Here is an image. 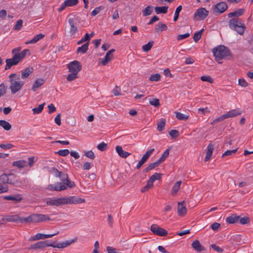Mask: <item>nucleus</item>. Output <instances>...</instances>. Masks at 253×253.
<instances>
[{"mask_svg": "<svg viewBox=\"0 0 253 253\" xmlns=\"http://www.w3.org/2000/svg\"><path fill=\"white\" fill-rule=\"evenodd\" d=\"M0 126L6 130H9L11 128V125L5 120H0Z\"/></svg>", "mask_w": 253, "mask_h": 253, "instance_id": "nucleus-39", "label": "nucleus"}, {"mask_svg": "<svg viewBox=\"0 0 253 253\" xmlns=\"http://www.w3.org/2000/svg\"><path fill=\"white\" fill-rule=\"evenodd\" d=\"M45 83V80L42 79H38L35 81L32 86V90L36 91L40 86Z\"/></svg>", "mask_w": 253, "mask_h": 253, "instance_id": "nucleus-25", "label": "nucleus"}, {"mask_svg": "<svg viewBox=\"0 0 253 253\" xmlns=\"http://www.w3.org/2000/svg\"><path fill=\"white\" fill-rule=\"evenodd\" d=\"M153 7L151 5L147 6L144 10H142V15L143 16H147L151 15L153 12Z\"/></svg>", "mask_w": 253, "mask_h": 253, "instance_id": "nucleus-38", "label": "nucleus"}, {"mask_svg": "<svg viewBox=\"0 0 253 253\" xmlns=\"http://www.w3.org/2000/svg\"><path fill=\"white\" fill-rule=\"evenodd\" d=\"M161 79V75L159 73L152 75L149 77V80L152 82H158Z\"/></svg>", "mask_w": 253, "mask_h": 253, "instance_id": "nucleus-49", "label": "nucleus"}, {"mask_svg": "<svg viewBox=\"0 0 253 253\" xmlns=\"http://www.w3.org/2000/svg\"><path fill=\"white\" fill-rule=\"evenodd\" d=\"M21 48L20 47L15 48L12 49V53H15L19 60L20 61L23 59L26 55H30V51L29 49H26L22 51L21 52L19 51L21 50Z\"/></svg>", "mask_w": 253, "mask_h": 253, "instance_id": "nucleus-12", "label": "nucleus"}, {"mask_svg": "<svg viewBox=\"0 0 253 253\" xmlns=\"http://www.w3.org/2000/svg\"><path fill=\"white\" fill-rule=\"evenodd\" d=\"M176 118L179 120H187L189 118V116L182 114L181 113L176 112H175Z\"/></svg>", "mask_w": 253, "mask_h": 253, "instance_id": "nucleus-42", "label": "nucleus"}, {"mask_svg": "<svg viewBox=\"0 0 253 253\" xmlns=\"http://www.w3.org/2000/svg\"><path fill=\"white\" fill-rule=\"evenodd\" d=\"M155 151L154 149H150L146 152V153L143 155L141 159L144 160V162H146L147 160L149 159L150 155L153 153V152Z\"/></svg>", "mask_w": 253, "mask_h": 253, "instance_id": "nucleus-45", "label": "nucleus"}, {"mask_svg": "<svg viewBox=\"0 0 253 253\" xmlns=\"http://www.w3.org/2000/svg\"><path fill=\"white\" fill-rule=\"evenodd\" d=\"M59 234V231L52 234H44L42 233H37L34 236L32 237L30 239V241H37L40 239H45L46 238H51L53 236Z\"/></svg>", "mask_w": 253, "mask_h": 253, "instance_id": "nucleus-17", "label": "nucleus"}, {"mask_svg": "<svg viewBox=\"0 0 253 253\" xmlns=\"http://www.w3.org/2000/svg\"><path fill=\"white\" fill-rule=\"evenodd\" d=\"M44 37V35L42 34H39L36 36H35L31 40L27 41L25 43L28 44H34L40 40L43 39Z\"/></svg>", "mask_w": 253, "mask_h": 253, "instance_id": "nucleus-27", "label": "nucleus"}, {"mask_svg": "<svg viewBox=\"0 0 253 253\" xmlns=\"http://www.w3.org/2000/svg\"><path fill=\"white\" fill-rule=\"evenodd\" d=\"M64 2L65 4H66L67 7H69L76 5L78 2V0H66Z\"/></svg>", "mask_w": 253, "mask_h": 253, "instance_id": "nucleus-50", "label": "nucleus"}, {"mask_svg": "<svg viewBox=\"0 0 253 253\" xmlns=\"http://www.w3.org/2000/svg\"><path fill=\"white\" fill-rule=\"evenodd\" d=\"M77 240H78V238L77 237H76L71 241H66L65 242H62L61 243H58L56 245H54L55 243L53 242V243H51V244H52V246H51V247H52L53 248H59V249L65 248L70 246L71 244L77 242Z\"/></svg>", "mask_w": 253, "mask_h": 253, "instance_id": "nucleus-19", "label": "nucleus"}, {"mask_svg": "<svg viewBox=\"0 0 253 253\" xmlns=\"http://www.w3.org/2000/svg\"><path fill=\"white\" fill-rule=\"evenodd\" d=\"M245 12L244 9L241 8V9H238L234 12H232L230 13H229L228 14V16L229 18H231L233 16L236 17V18H238V16H241L244 14Z\"/></svg>", "mask_w": 253, "mask_h": 253, "instance_id": "nucleus-30", "label": "nucleus"}, {"mask_svg": "<svg viewBox=\"0 0 253 253\" xmlns=\"http://www.w3.org/2000/svg\"><path fill=\"white\" fill-rule=\"evenodd\" d=\"M107 146V144L106 143L104 142H101L97 145V148L100 151H104L106 149Z\"/></svg>", "mask_w": 253, "mask_h": 253, "instance_id": "nucleus-59", "label": "nucleus"}, {"mask_svg": "<svg viewBox=\"0 0 253 253\" xmlns=\"http://www.w3.org/2000/svg\"><path fill=\"white\" fill-rule=\"evenodd\" d=\"M169 149H167L162 154L161 157L158 159L159 161L162 163L165 159L169 156Z\"/></svg>", "mask_w": 253, "mask_h": 253, "instance_id": "nucleus-47", "label": "nucleus"}, {"mask_svg": "<svg viewBox=\"0 0 253 253\" xmlns=\"http://www.w3.org/2000/svg\"><path fill=\"white\" fill-rule=\"evenodd\" d=\"M103 9V7L102 6H99L96 7L93 11H92L91 13V15L92 16H94L97 15L101 10Z\"/></svg>", "mask_w": 253, "mask_h": 253, "instance_id": "nucleus-64", "label": "nucleus"}, {"mask_svg": "<svg viewBox=\"0 0 253 253\" xmlns=\"http://www.w3.org/2000/svg\"><path fill=\"white\" fill-rule=\"evenodd\" d=\"M155 151L154 149H150L146 152V153L143 155L141 159L144 160V162H146L147 160L149 159L150 155L153 153V152Z\"/></svg>", "mask_w": 253, "mask_h": 253, "instance_id": "nucleus-44", "label": "nucleus"}, {"mask_svg": "<svg viewBox=\"0 0 253 253\" xmlns=\"http://www.w3.org/2000/svg\"><path fill=\"white\" fill-rule=\"evenodd\" d=\"M9 78V82L11 83L9 89L12 94H15L22 88L25 83L22 81H20L19 76L15 73L10 74Z\"/></svg>", "mask_w": 253, "mask_h": 253, "instance_id": "nucleus-1", "label": "nucleus"}, {"mask_svg": "<svg viewBox=\"0 0 253 253\" xmlns=\"http://www.w3.org/2000/svg\"><path fill=\"white\" fill-rule=\"evenodd\" d=\"M201 80L203 82H208L210 83H213V80L210 76H203L201 77Z\"/></svg>", "mask_w": 253, "mask_h": 253, "instance_id": "nucleus-62", "label": "nucleus"}, {"mask_svg": "<svg viewBox=\"0 0 253 253\" xmlns=\"http://www.w3.org/2000/svg\"><path fill=\"white\" fill-rule=\"evenodd\" d=\"M168 6H156L155 10L157 14L164 13L165 14L168 11Z\"/></svg>", "mask_w": 253, "mask_h": 253, "instance_id": "nucleus-40", "label": "nucleus"}, {"mask_svg": "<svg viewBox=\"0 0 253 253\" xmlns=\"http://www.w3.org/2000/svg\"><path fill=\"white\" fill-rule=\"evenodd\" d=\"M45 105V103L40 104L39 105L38 107L34 108L32 109L34 114H40L42 112L43 109L44 105Z\"/></svg>", "mask_w": 253, "mask_h": 253, "instance_id": "nucleus-46", "label": "nucleus"}, {"mask_svg": "<svg viewBox=\"0 0 253 253\" xmlns=\"http://www.w3.org/2000/svg\"><path fill=\"white\" fill-rule=\"evenodd\" d=\"M166 125V120L164 118L160 119L157 122V129L159 131H161L164 129Z\"/></svg>", "mask_w": 253, "mask_h": 253, "instance_id": "nucleus-36", "label": "nucleus"}, {"mask_svg": "<svg viewBox=\"0 0 253 253\" xmlns=\"http://www.w3.org/2000/svg\"><path fill=\"white\" fill-rule=\"evenodd\" d=\"M70 152L68 149L60 150L56 152L59 155L65 157L69 154Z\"/></svg>", "mask_w": 253, "mask_h": 253, "instance_id": "nucleus-57", "label": "nucleus"}, {"mask_svg": "<svg viewBox=\"0 0 253 253\" xmlns=\"http://www.w3.org/2000/svg\"><path fill=\"white\" fill-rule=\"evenodd\" d=\"M192 248L197 252H201L205 250L204 247L200 244L198 240H195L191 245Z\"/></svg>", "mask_w": 253, "mask_h": 253, "instance_id": "nucleus-26", "label": "nucleus"}, {"mask_svg": "<svg viewBox=\"0 0 253 253\" xmlns=\"http://www.w3.org/2000/svg\"><path fill=\"white\" fill-rule=\"evenodd\" d=\"M228 25L231 30L236 31L239 35H242L244 33L246 26L240 18L231 19L228 22Z\"/></svg>", "mask_w": 253, "mask_h": 253, "instance_id": "nucleus-2", "label": "nucleus"}, {"mask_svg": "<svg viewBox=\"0 0 253 253\" xmlns=\"http://www.w3.org/2000/svg\"><path fill=\"white\" fill-rule=\"evenodd\" d=\"M68 23L70 27V35L71 36H74L75 34L78 31L77 26V20L75 16L69 17L68 18Z\"/></svg>", "mask_w": 253, "mask_h": 253, "instance_id": "nucleus-11", "label": "nucleus"}, {"mask_svg": "<svg viewBox=\"0 0 253 253\" xmlns=\"http://www.w3.org/2000/svg\"><path fill=\"white\" fill-rule=\"evenodd\" d=\"M33 72L32 67H28L21 72V78L22 79H25L28 78L31 74Z\"/></svg>", "mask_w": 253, "mask_h": 253, "instance_id": "nucleus-29", "label": "nucleus"}, {"mask_svg": "<svg viewBox=\"0 0 253 253\" xmlns=\"http://www.w3.org/2000/svg\"><path fill=\"white\" fill-rule=\"evenodd\" d=\"M149 103L151 105L156 107H158L160 105L159 100L157 98H154L150 100Z\"/></svg>", "mask_w": 253, "mask_h": 253, "instance_id": "nucleus-56", "label": "nucleus"}, {"mask_svg": "<svg viewBox=\"0 0 253 253\" xmlns=\"http://www.w3.org/2000/svg\"><path fill=\"white\" fill-rule=\"evenodd\" d=\"M23 217H20L18 215H7L2 218V220L4 222H20Z\"/></svg>", "mask_w": 253, "mask_h": 253, "instance_id": "nucleus-20", "label": "nucleus"}, {"mask_svg": "<svg viewBox=\"0 0 253 253\" xmlns=\"http://www.w3.org/2000/svg\"><path fill=\"white\" fill-rule=\"evenodd\" d=\"M181 183V181H177L175 183L172 189L171 194L172 195H175L177 193L180 188Z\"/></svg>", "mask_w": 253, "mask_h": 253, "instance_id": "nucleus-41", "label": "nucleus"}, {"mask_svg": "<svg viewBox=\"0 0 253 253\" xmlns=\"http://www.w3.org/2000/svg\"><path fill=\"white\" fill-rule=\"evenodd\" d=\"M228 8V5L225 2H220L215 4L213 7V11L218 14L225 12Z\"/></svg>", "mask_w": 253, "mask_h": 253, "instance_id": "nucleus-14", "label": "nucleus"}, {"mask_svg": "<svg viewBox=\"0 0 253 253\" xmlns=\"http://www.w3.org/2000/svg\"><path fill=\"white\" fill-rule=\"evenodd\" d=\"M12 54H13L12 58L6 59L5 60L6 64L5 67V70H6L10 69L11 66L18 64L20 62L15 53Z\"/></svg>", "mask_w": 253, "mask_h": 253, "instance_id": "nucleus-16", "label": "nucleus"}, {"mask_svg": "<svg viewBox=\"0 0 253 253\" xmlns=\"http://www.w3.org/2000/svg\"><path fill=\"white\" fill-rule=\"evenodd\" d=\"M67 67L70 73L78 74V73L82 70V66L80 63L77 60L70 62L67 65Z\"/></svg>", "mask_w": 253, "mask_h": 253, "instance_id": "nucleus-9", "label": "nucleus"}, {"mask_svg": "<svg viewBox=\"0 0 253 253\" xmlns=\"http://www.w3.org/2000/svg\"><path fill=\"white\" fill-rule=\"evenodd\" d=\"M50 220L48 215L42 214H32L27 217L21 219V223H37Z\"/></svg>", "mask_w": 253, "mask_h": 253, "instance_id": "nucleus-3", "label": "nucleus"}, {"mask_svg": "<svg viewBox=\"0 0 253 253\" xmlns=\"http://www.w3.org/2000/svg\"><path fill=\"white\" fill-rule=\"evenodd\" d=\"M155 151L154 149H150L146 152V153L143 155L141 159L144 160V162H146L147 160L149 159L150 155L153 153V152Z\"/></svg>", "mask_w": 253, "mask_h": 253, "instance_id": "nucleus-43", "label": "nucleus"}, {"mask_svg": "<svg viewBox=\"0 0 253 253\" xmlns=\"http://www.w3.org/2000/svg\"><path fill=\"white\" fill-rule=\"evenodd\" d=\"M182 7L181 5H179L176 8V9L175 11V12H174V16L173 18V21L174 22H175L177 20L178 17H179V13L181 11V10H182Z\"/></svg>", "mask_w": 253, "mask_h": 253, "instance_id": "nucleus-52", "label": "nucleus"}, {"mask_svg": "<svg viewBox=\"0 0 253 253\" xmlns=\"http://www.w3.org/2000/svg\"><path fill=\"white\" fill-rule=\"evenodd\" d=\"M78 73H71L67 76V80L68 82H71L78 78Z\"/></svg>", "mask_w": 253, "mask_h": 253, "instance_id": "nucleus-48", "label": "nucleus"}, {"mask_svg": "<svg viewBox=\"0 0 253 253\" xmlns=\"http://www.w3.org/2000/svg\"><path fill=\"white\" fill-rule=\"evenodd\" d=\"M184 204V201L178 203L177 212L179 216H183L186 213L187 209Z\"/></svg>", "mask_w": 253, "mask_h": 253, "instance_id": "nucleus-21", "label": "nucleus"}, {"mask_svg": "<svg viewBox=\"0 0 253 253\" xmlns=\"http://www.w3.org/2000/svg\"><path fill=\"white\" fill-rule=\"evenodd\" d=\"M153 42H150L148 43H147L145 45H143L142 47V50L145 52L148 51L152 48V47L153 46Z\"/></svg>", "mask_w": 253, "mask_h": 253, "instance_id": "nucleus-51", "label": "nucleus"}, {"mask_svg": "<svg viewBox=\"0 0 253 253\" xmlns=\"http://www.w3.org/2000/svg\"><path fill=\"white\" fill-rule=\"evenodd\" d=\"M241 112L240 111L237 109H234L228 111L227 113L224 114L225 116H226V118H232L240 115Z\"/></svg>", "mask_w": 253, "mask_h": 253, "instance_id": "nucleus-32", "label": "nucleus"}, {"mask_svg": "<svg viewBox=\"0 0 253 253\" xmlns=\"http://www.w3.org/2000/svg\"><path fill=\"white\" fill-rule=\"evenodd\" d=\"M51 172L54 174L56 177L60 178V180L62 182H68V188H73L75 186V183L74 181H71L68 177L67 173H63L59 171L55 168H52L51 169Z\"/></svg>", "mask_w": 253, "mask_h": 253, "instance_id": "nucleus-5", "label": "nucleus"}, {"mask_svg": "<svg viewBox=\"0 0 253 253\" xmlns=\"http://www.w3.org/2000/svg\"><path fill=\"white\" fill-rule=\"evenodd\" d=\"M0 180L3 183L14 185L18 182L16 179V176L13 173L5 174L3 173L0 176Z\"/></svg>", "mask_w": 253, "mask_h": 253, "instance_id": "nucleus-6", "label": "nucleus"}, {"mask_svg": "<svg viewBox=\"0 0 253 253\" xmlns=\"http://www.w3.org/2000/svg\"><path fill=\"white\" fill-rule=\"evenodd\" d=\"M150 230L155 235L158 236H165L168 234L167 230L156 224L151 225Z\"/></svg>", "mask_w": 253, "mask_h": 253, "instance_id": "nucleus-10", "label": "nucleus"}, {"mask_svg": "<svg viewBox=\"0 0 253 253\" xmlns=\"http://www.w3.org/2000/svg\"><path fill=\"white\" fill-rule=\"evenodd\" d=\"M46 203L48 206H60L63 205V197L58 198H48L46 200Z\"/></svg>", "mask_w": 253, "mask_h": 253, "instance_id": "nucleus-18", "label": "nucleus"}, {"mask_svg": "<svg viewBox=\"0 0 253 253\" xmlns=\"http://www.w3.org/2000/svg\"><path fill=\"white\" fill-rule=\"evenodd\" d=\"M68 182H57L54 184L48 185V189L50 191H61L66 190L68 187Z\"/></svg>", "mask_w": 253, "mask_h": 253, "instance_id": "nucleus-8", "label": "nucleus"}, {"mask_svg": "<svg viewBox=\"0 0 253 253\" xmlns=\"http://www.w3.org/2000/svg\"><path fill=\"white\" fill-rule=\"evenodd\" d=\"M212 52L215 58V60L219 63H221V60L229 55V50L225 46L220 45L213 48Z\"/></svg>", "mask_w": 253, "mask_h": 253, "instance_id": "nucleus-4", "label": "nucleus"}, {"mask_svg": "<svg viewBox=\"0 0 253 253\" xmlns=\"http://www.w3.org/2000/svg\"><path fill=\"white\" fill-rule=\"evenodd\" d=\"M240 219V216L235 214H233L230 216L227 217L226 218V221L228 223H234L238 221Z\"/></svg>", "mask_w": 253, "mask_h": 253, "instance_id": "nucleus-34", "label": "nucleus"}, {"mask_svg": "<svg viewBox=\"0 0 253 253\" xmlns=\"http://www.w3.org/2000/svg\"><path fill=\"white\" fill-rule=\"evenodd\" d=\"M12 166L21 169L27 166V162L25 160L15 161L13 162Z\"/></svg>", "mask_w": 253, "mask_h": 253, "instance_id": "nucleus-33", "label": "nucleus"}, {"mask_svg": "<svg viewBox=\"0 0 253 253\" xmlns=\"http://www.w3.org/2000/svg\"><path fill=\"white\" fill-rule=\"evenodd\" d=\"M116 151L119 156L123 158H126L131 154L130 153L123 150L121 146H117L116 147Z\"/></svg>", "mask_w": 253, "mask_h": 253, "instance_id": "nucleus-22", "label": "nucleus"}, {"mask_svg": "<svg viewBox=\"0 0 253 253\" xmlns=\"http://www.w3.org/2000/svg\"><path fill=\"white\" fill-rule=\"evenodd\" d=\"M22 24H23V21L21 19H19L18 20L17 22H16V23L15 25V26L14 27V30H15V31H19L21 29V27H22Z\"/></svg>", "mask_w": 253, "mask_h": 253, "instance_id": "nucleus-55", "label": "nucleus"}, {"mask_svg": "<svg viewBox=\"0 0 253 253\" xmlns=\"http://www.w3.org/2000/svg\"><path fill=\"white\" fill-rule=\"evenodd\" d=\"M226 117L224 114L221 115V116L219 117L218 118L215 119L214 120L212 121V122L211 123V125H213L215 123H218L219 122H222L225 119H226Z\"/></svg>", "mask_w": 253, "mask_h": 253, "instance_id": "nucleus-58", "label": "nucleus"}, {"mask_svg": "<svg viewBox=\"0 0 253 253\" xmlns=\"http://www.w3.org/2000/svg\"><path fill=\"white\" fill-rule=\"evenodd\" d=\"M90 37H89V34L86 33L84 38H82L81 40H80L79 42H78L77 43H78V44H80L82 43H83L84 42H86V41H87V42H88L89 41H90Z\"/></svg>", "mask_w": 253, "mask_h": 253, "instance_id": "nucleus-54", "label": "nucleus"}, {"mask_svg": "<svg viewBox=\"0 0 253 253\" xmlns=\"http://www.w3.org/2000/svg\"><path fill=\"white\" fill-rule=\"evenodd\" d=\"M52 246V244L49 243L48 241H40L38 242L33 245H32L30 248V250H37V249H44L47 247H51Z\"/></svg>", "mask_w": 253, "mask_h": 253, "instance_id": "nucleus-13", "label": "nucleus"}, {"mask_svg": "<svg viewBox=\"0 0 253 253\" xmlns=\"http://www.w3.org/2000/svg\"><path fill=\"white\" fill-rule=\"evenodd\" d=\"M84 155L88 158L91 160H93L95 158V155L93 151H88L84 153Z\"/></svg>", "mask_w": 253, "mask_h": 253, "instance_id": "nucleus-61", "label": "nucleus"}, {"mask_svg": "<svg viewBox=\"0 0 253 253\" xmlns=\"http://www.w3.org/2000/svg\"><path fill=\"white\" fill-rule=\"evenodd\" d=\"M89 45V43L88 42L85 43L83 45H82L81 46L77 48V52L78 53L81 52L82 53H85L86 52L87 50H88Z\"/></svg>", "mask_w": 253, "mask_h": 253, "instance_id": "nucleus-37", "label": "nucleus"}, {"mask_svg": "<svg viewBox=\"0 0 253 253\" xmlns=\"http://www.w3.org/2000/svg\"><path fill=\"white\" fill-rule=\"evenodd\" d=\"M161 163L158 160L154 163L150 164L147 167L144 169L143 170V172H147L149 171L154 169V168L158 167Z\"/></svg>", "mask_w": 253, "mask_h": 253, "instance_id": "nucleus-31", "label": "nucleus"}, {"mask_svg": "<svg viewBox=\"0 0 253 253\" xmlns=\"http://www.w3.org/2000/svg\"><path fill=\"white\" fill-rule=\"evenodd\" d=\"M204 30L202 29L199 32L196 33L193 37V40L195 42H197L201 38L202 33H203Z\"/></svg>", "mask_w": 253, "mask_h": 253, "instance_id": "nucleus-53", "label": "nucleus"}, {"mask_svg": "<svg viewBox=\"0 0 253 253\" xmlns=\"http://www.w3.org/2000/svg\"><path fill=\"white\" fill-rule=\"evenodd\" d=\"M169 135L172 138H176L179 136V131L175 129H172L169 132Z\"/></svg>", "mask_w": 253, "mask_h": 253, "instance_id": "nucleus-60", "label": "nucleus"}, {"mask_svg": "<svg viewBox=\"0 0 253 253\" xmlns=\"http://www.w3.org/2000/svg\"><path fill=\"white\" fill-rule=\"evenodd\" d=\"M214 148V145L211 143H210L207 147V151L205 161L207 162L209 161L211 158L212 155V152Z\"/></svg>", "mask_w": 253, "mask_h": 253, "instance_id": "nucleus-23", "label": "nucleus"}, {"mask_svg": "<svg viewBox=\"0 0 253 253\" xmlns=\"http://www.w3.org/2000/svg\"><path fill=\"white\" fill-rule=\"evenodd\" d=\"M63 205L67 204H77L79 203H84L85 202V199H82L78 196H69L63 197Z\"/></svg>", "mask_w": 253, "mask_h": 253, "instance_id": "nucleus-7", "label": "nucleus"}, {"mask_svg": "<svg viewBox=\"0 0 253 253\" xmlns=\"http://www.w3.org/2000/svg\"><path fill=\"white\" fill-rule=\"evenodd\" d=\"M6 87L3 84L0 85V97L6 93Z\"/></svg>", "mask_w": 253, "mask_h": 253, "instance_id": "nucleus-63", "label": "nucleus"}, {"mask_svg": "<svg viewBox=\"0 0 253 253\" xmlns=\"http://www.w3.org/2000/svg\"><path fill=\"white\" fill-rule=\"evenodd\" d=\"M113 58V55L107 52L104 58L101 61L103 66L106 65Z\"/></svg>", "mask_w": 253, "mask_h": 253, "instance_id": "nucleus-35", "label": "nucleus"}, {"mask_svg": "<svg viewBox=\"0 0 253 253\" xmlns=\"http://www.w3.org/2000/svg\"><path fill=\"white\" fill-rule=\"evenodd\" d=\"M3 199L6 200H12L16 202H19L22 200L23 197L20 194H16L4 196Z\"/></svg>", "mask_w": 253, "mask_h": 253, "instance_id": "nucleus-24", "label": "nucleus"}, {"mask_svg": "<svg viewBox=\"0 0 253 253\" xmlns=\"http://www.w3.org/2000/svg\"><path fill=\"white\" fill-rule=\"evenodd\" d=\"M209 11L205 8H200L195 12L194 17L195 19L203 20L207 17Z\"/></svg>", "mask_w": 253, "mask_h": 253, "instance_id": "nucleus-15", "label": "nucleus"}, {"mask_svg": "<svg viewBox=\"0 0 253 253\" xmlns=\"http://www.w3.org/2000/svg\"><path fill=\"white\" fill-rule=\"evenodd\" d=\"M167 26L165 24L160 22L158 23L155 27V32L158 34H160L162 31L167 30Z\"/></svg>", "mask_w": 253, "mask_h": 253, "instance_id": "nucleus-28", "label": "nucleus"}]
</instances>
